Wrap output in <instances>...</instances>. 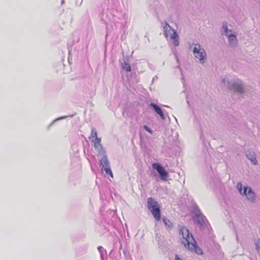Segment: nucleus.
Wrapping results in <instances>:
<instances>
[{"mask_svg": "<svg viewBox=\"0 0 260 260\" xmlns=\"http://www.w3.org/2000/svg\"><path fill=\"white\" fill-rule=\"evenodd\" d=\"M179 234L181 235V243L187 248L200 255L203 254L202 250L196 244V242L188 230L184 226H179Z\"/></svg>", "mask_w": 260, "mask_h": 260, "instance_id": "1", "label": "nucleus"}, {"mask_svg": "<svg viewBox=\"0 0 260 260\" xmlns=\"http://www.w3.org/2000/svg\"><path fill=\"white\" fill-rule=\"evenodd\" d=\"M147 208L151 211L155 219L157 221L160 220V207L154 199L150 197L147 200Z\"/></svg>", "mask_w": 260, "mask_h": 260, "instance_id": "2", "label": "nucleus"}, {"mask_svg": "<svg viewBox=\"0 0 260 260\" xmlns=\"http://www.w3.org/2000/svg\"><path fill=\"white\" fill-rule=\"evenodd\" d=\"M164 35L166 39L170 38L173 40V44L175 46L179 45V38L176 31L173 29L168 23L165 22L163 25Z\"/></svg>", "mask_w": 260, "mask_h": 260, "instance_id": "3", "label": "nucleus"}, {"mask_svg": "<svg viewBox=\"0 0 260 260\" xmlns=\"http://www.w3.org/2000/svg\"><path fill=\"white\" fill-rule=\"evenodd\" d=\"M237 187L240 193L241 194L245 195L247 200L254 202L255 198L254 192L252 191V189L250 187H244V190L242 191V184L241 183L239 182L237 185Z\"/></svg>", "mask_w": 260, "mask_h": 260, "instance_id": "4", "label": "nucleus"}, {"mask_svg": "<svg viewBox=\"0 0 260 260\" xmlns=\"http://www.w3.org/2000/svg\"><path fill=\"white\" fill-rule=\"evenodd\" d=\"M193 53L194 57L198 58L201 63L204 62L206 54L205 50L201 48L199 44H195L193 49Z\"/></svg>", "mask_w": 260, "mask_h": 260, "instance_id": "5", "label": "nucleus"}, {"mask_svg": "<svg viewBox=\"0 0 260 260\" xmlns=\"http://www.w3.org/2000/svg\"><path fill=\"white\" fill-rule=\"evenodd\" d=\"M152 168L159 173L160 178L162 181H167L168 173L159 163H153L152 164Z\"/></svg>", "mask_w": 260, "mask_h": 260, "instance_id": "6", "label": "nucleus"}, {"mask_svg": "<svg viewBox=\"0 0 260 260\" xmlns=\"http://www.w3.org/2000/svg\"><path fill=\"white\" fill-rule=\"evenodd\" d=\"M150 106L154 109L156 113H157L161 118L164 119L165 117L164 113L161 109L159 106L153 103H151Z\"/></svg>", "mask_w": 260, "mask_h": 260, "instance_id": "7", "label": "nucleus"}, {"mask_svg": "<svg viewBox=\"0 0 260 260\" xmlns=\"http://www.w3.org/2000/svg\"><path fill=\"white\" fill-rule=\"evenodd\" d=\"M99 165L102 171H103L104 168L109 166L108 159L107 156H104L101 158L100 160Z\"/></svg>", "mask_w": 260, "mask_h": 260, "instance_id": "8", "label": "nucleus"}, {"mask_svg": "<svg viewBox=\"0 0 260 260\" xmlns=\"http://www.w3.org/2000/svg\"><path fill=\"white\" fill-rule=\"evenodd\" d=\"M91 141L94 143L93 146L95 149H100L102 147L101 138H94L92 139Z\"/></svg>", "mask_w": 260, "mask_h": 260, "instance_id": "9", "label": "nucleus"}, {"mask_svg": "<svg viewBox=\"0 0 260 260\" xmlns=\"http://www.w3.org/2000/svg\"><path fill=\"white\" fill-rule=\"evenodd\" d=\"M232 87L234 91L238 92L239 93L243 92V87L240 84L238 83H233Z\"/></svg>", "mask_w": 260, "mask_h": 260, "instance_id": "10", "label": "nucleus"}, {"mask_svg": "<svg viewBox=\"0 0 260 260\" xmlns=\"http://www.w3.org/2000/svg\"><path fill=\"white\" fill-rule=\"evenodd\" d=\"M247 158L251 161V162L254 165L257 164V160L256 158L254 153H250L246 154Z\"/></svg>", "mask_w": 260, "mask_h": 260, "instance_id": "11", "label": "nucleus"}, {"mask_svg": "<svg viewBox=\"0 0 260 260\" xmlns=\"http://www.w3.org/2000/svg\"><path fill=\"white\" fill-rule=\"evenodd\" d=\"M196 218L198 223L200 225H202L205 223V221L206 220V217L202 214L197 215Z\"/></svg>", "mask_w": 260, "mask_h": 260, "instance_id": "12", "label": "nucleus"}, {"mask_svg": "<svg viewBox=\"0 0 260 260\" xmlns=\"http://www.w3.org/2000/svg\"><path fill=\"white\" fill-rule=\"evenodd\" d=\"M122 68L124 70L127 72L131 71V66L128 62H124L122 64Z\"/></svg>", "mask_w": 260, "mask_h": 260, "instance_id": "13", "label": "nucleus"}, {"mask_svg": "<svg viewBox=\"0 0 260 260\" xmlns=\"http://www.w3.org/2000/svg\"><path fill=\"white\" fill-rule=\"evenodd\" d=\"M103 171H105L107 175H109L111 178H113L112 172L109 166L104 168Z\"/></svg>", "mask_w": 260, "mask_h": 260, "instance_id": "14", "label": "nucleus"}, {"mask_svg": "<svg viewBox=\"0 0 260 260\" xmlns=\"http://www.w3.org/2000/svg\"><path fill=\"white\" fill-rule=\"evenodd\" d=\"M229 40L230 43L236 44L237 42V39L235 35H230L229 36Z\"/></svg>", "mask_w": 260, "mask_h": 260, "instance_id": "15", "label": "nucleus"}, {"mask_svg": "<svg viewBox=\"0 0 260 260\" xmlns=\"http://www.w3.org/2000/svg\"><path fill=\"white\" fill-rule=\"evenodd\" d=\"M96 138H98L97 132L95 130L94 128H92L91 129V132L90 139H93Z\"/></svg>", "mask_w": 260, "mask_h": 260, "instance_id": "16", "label": "nucleus"}, {"mask_svg": "<svg viewBox=\"0 0 260 260\" xmlns=\"http://www.w3.org/2000/svg\"><path fill=\"white\" fill-rule=\"evenodd\" d=\"M163 222L165 223V224L168 226V227H172L173 226L172 222L170 221L169 219L167 218H163Z\"/></svg>", "mask_w": 260, "mask_h": 260, "instance_id": "17", "label": "nucleus"}, {"mask_svg": "<svg viewBox=\"0 0 260 260\" xmlns=\"http://www.w3.org/2000/svg\"><path fill=\"white\" fill-rule=\"evenodd\" d=\"M144 128L149 133L152 134L153 132L146 125H144Z\"/></svg>", "mask_w": 260, "mask_h": 260, "instance_id": "18", "label": "nucleus"}, {"mask_svg": "<svg viewBox=\"0 0 260 260\" xmlns=\"http://www.w3.org/2000/svg\"><path fill=\"white\" fill-rule=\"evenodd\" d=\"M257 250L260 248V240H258L255 244Z\"/></svg>", "mask_w": 260, "mask_h": 260, "instance_id": "19", "label": "nucleus"}, {"mask_svg": "<svg viewBox=\"0 0 260 260\" xmlns=\"http://www.w3.org/2000/svg\"><path fill=\"white\" fill-rule=\"evenodd\" d=\"M175 260H182V259L181 258H180L178 255L176 254Z\"/></svg>", "mask_w": 260, "mask_h": 260, "instance_id": "20", "label": "nucleus"}, {"mask_svg": "<svg viewBox=\"0 0 260 260\" xmlns=\"http://www.w3.org/2000/svg\"><path fill=\"white\" fill-rule=\"evenodd\" d=\"M223 27L225 29V31H227V30H228V26H227V24H226L225 25H224V24L223 25Z\"/></svg>", "mask_w": 260, "mask_h": 260, "instance_id": "21", "label": "nucleus"}, {"mask_svg": "<svg viewBox=\"0 0 260 260\" xmlns=\"http://www.w3.org/2000/svg\"><path fill=\"white\" fill-rule=\"evenodd\" d=\"M102 247H99V249H101Z\"/></svg>", "mask_w": 260, "mask_h": 260, "instance_id": "22", "label": "nucleus"}, {"mask_svg": "<svg viewBox=\"0 0 260 260\" xmlns=\"http://www.w3.org/2000/svg\"><path fill=\"white\" fill-rule=\"evenodd\" d=\"M102 247H99V249H101Z\"/></svg>", "mask_w": 260, "mask_h": 260, "instance_id": "23", "label": "nucleus"}, {"mask_svg": "<svg viewBox=\"0 0 260 260\" xmlns=\"http://www.w3.org/2000/svg\"><path fill=\"white\" fill-rule=\"evenodd\" d=\"M258 251H260V248L259 249Z\"/></svg>", "mask_w": 260, "mask_h": 260, "instance_id": "24", "label": "nucleus"}]
</instances>
